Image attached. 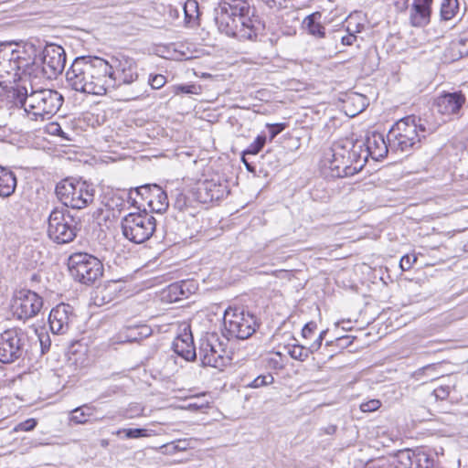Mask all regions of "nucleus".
Listing matches in <instances>:
<instances>
[{
    "instance_id": "11",
    "label": "nucleus",
    "mask_w": 468,
    "mask_h": 468,
    "mask_svg": "<svg viewBox=\"0 0 468 468\" xmlns=\"http://www.w3.org/2000/svg\"><path fill=\"white\" fill-rule=\"evenodd\" d=\"M199 358L203 366L221 369L227 366L230 357L226 344L219 340L217 334H207L200 340Z\"/></svg>"
},
{
    "instance_id": "61",
    "label": "nucleus",
    "mask_w": 468,
    "mask_h": 468,
    "mask_svg": "<svg viewBox=\"0 0 468 468\" xmlns=\"http://www.w3.org/2000/svg\"><path fill=\"white\" fill-rule=\"evenodd\" d=\"M246 39L250 41H256L258 39L257 31H249L246 36Z\"/></svg>"
},
{
    "instance_id": "59",
    "label": "nucleus",
    "mask_w": 468,
    "mask_h": 468,
    "mask_svg": "<svg viewBox=\"0 0 468 468\" xmlns=\"http://www.w3.org/2000/svg\"><path fill=\"white\" fill-rule=\"evenodd\" d=\"M395 6L399 10H404L408 6V0H397L395 2Z\"/></svg>"
},
{
    "instance_id": "40",
    "label": "nucleus",
    "mask_w": 468,
    "mask_h": 468,
    "mask_svg": "<svg viewBox=\"0 0 468 468\" xmlns=\"http://www.w3.org/2000/svg\"><path fill=\"white\" fill-rule=\"evenodd\" d=\"M129 332L130 335L128 341H137L150 335L152 330L147 325H142L137 329H129Z\"/></svg>"
},
{
    "instance_id": "23",
    "label": "nucleus",
    "mask_w": 468,
    "mask_h": 468,
    "mask_svg": "<svg viewBox=\"0 0 468 468\" xmlns=\"http://www.w3.org/2000/svg\"><path fill=\"white\" fill-rule=\"evenodd\" d=\"M340 143L347 149L346 157L349 161V165L352 166L351 171H353L354 174L360 172L368 159L367 151L365 150L364 141L353 142L346 140Z\"/></svg>"
},
{
    "instance_id": "62",
    "label": "nucleus",
    "mask_w": 468,
    "mask_h": 468,
    "mask_svg": "<svg viewBox=\"0 0 468 468\" xmlns=\"http://www.w3.org/2000/svg\"><path fill=\"white\" fill-rule=\"evenodd\" d=\"M349 100H353V101H362V107H361V110L360 112L364 109V106H365V103H364V101H365V97L361 96V95H358V94H356L354 95L353 97H350Z\"/></svg>"
},
{
    "instance_id": "3",
    "label": "nucleus",
    "mask_w": 468,
    "mask_h": 468,
    "mask_svg": "<svg viewBox=\"0 0 468 468\" xmlns=\"http://www.w3.org/2000/svg\"><path fill=\"white\" fill-rule=\"evenodd\" d=\"M420 118L407 116L396 122L389 129L387 138L392 154L409 153L420 145V141L431 133Z\"/></svg>"
},
{
    "instance_id": "42",
    "label": "nucleus",
    "mask_w": 468,
    "mask_h": 468,
    "mask_svg": "<svg viewBox=\"0 0 468 468\" xmlns=\"http://www.w3.org/2000/svg\"><path fill=\"white\" fill-rule=\"evenodd\" d=\"M47 131L51 135H57L64 140H70L69 135L62 130L61 126L58 122H51L48 125Z\"/></svg>"
},
{
    "instance_id": "31",
    "label": "nucleus",
    "mask_w": 468,
    "mask_h": 468,
    "mask_svg": "<svg viewBox=\"0 0 468 468\" xmlns=\"http://www.w3.org/2000/svg\"><path fill=\"white\" fill-rule=\"evenodd\" d=\"M459 12L458 0H443L441 5L440 16L442 20H452Z\"/></svg>"
},
{
    "instance_id": "10",
    "label": "nucleus",
    "mask_w": 468,
    "mask_h": 468,
    "mask_svg": "<svg viewBox=\"0 0 468 468\" xmlns=\"http://www.w3.org/2000/svg\"><path fill=\"white\" fill-rule=\"evenodd\" d=\"M78 222L67 209L55 208L48 217V235L58 244L72 241L77 234Z\"/></svg>"
},
{
    "instance_id": "21",
    "label": "nucleus",
    "mask_w": 468,
    "mask_h": 468,
    "mask_svg": "<svg viewBox=\"0 0 468 468\" xmlns=\"http://www.w3.org/2000/svg\"><path fill=\"white\" fill-rule=\"evenodd\" d=\"M16 62L17 66H19L20 73L17 78L19 81L17 85L28 84L30 81L36 83L35 80L37 79L45 77L44 69L36 58H24L21 56L20 51H18V59H16Z\"/></svg>"
},
{
    "instance_id": "45",
    "label": "nucleus",
    "mask_w": 468,
    "mask_h": 468,
    "mask_svg": "<svg viewBox=\"0 0 468 468\" xmlns=\"http://www.w3.org/2000/svg\"><path fill=\"white\" fill-rule=\"evenodd\" d=\"M417 257L415 255H404L399 261V266L402 271H409L414 262H416Z\"/></svg>"
},
{
    "instance_id": "43",
    "label": "nucleus",
    "mask_w": 468,
    "mask_h": 468,
    "mask_svg": "<svg viewBox=\"0 0 468 468\" xmlns=\"http://www.w3.org/2000/svg\"><path fill=\"white\" fill-rule=\"evenodd\" d=\"M381 402L378 399H371L360 405V410L363 412H373L379 409Z\"/></svg>"
},
{
    "instance_id": "64",
    "label": "nucleus",
    "mask_w": 468,
    "mask_h": 468,
    "mask_svg": "<svg viewBox=\"0 0 468 468\" xmlns=\"http://www.w3.org/2000/svg\"><path fill=\"white\" fill-rule=\"evenodd\" d=\"M314 36H316L318 37H324V31L319 30V31H310Z\"/></svg>"
},
{
    "instance_id": "4",
    "label": "nucleus",
    "mask_w": 468,
    "mask_h": 468,
    "mask_svg": "<svg viewBox=\"0 0 468 468\" xmlns=\"http://www.w3.org/2000/svg\"><path fill=\"white\" fill-rule=\"evenodd\" d=\"M95 190L91 184L81 178L68 177L58 183L56 195L67 207L82 209L94 199Z\"/></svg>"
},
{
    "instance_id": "60",
    "label": "nucleus",
    "mask_w": 468,
    "mask_h": 468,
    "mask_svg": "<svg viewBox=\"0 0 468 468\" xmlns=\"http://www.w3.org/2000/svg\"><path fill=\"white\" fill-rule=\"evenodd\" d=\"M349 338L350 337L348 335L342 336V337H338L336 339V341L339 343V345L347 346L352 343V341H350Z\"/></svg>"
},
{
    "instance_id": "44",
    "label": "nucleus",
    "mask_w": 468,
    "mask_h": 468,
    "mask_svg": "<svg viewBox=\"0 0 468 468\" xmlns=\"http://www.w3.org/2000/svg\"><path fill=\"white\" fill-rule=\"evenodd\" d=\"M284 123H268L267 128L269 129L270 140H273L280 133L285 129Z\"/></svg>"
},
{
    "instance_id": "26",
    "label": "nucleus",
    "mask_w": 468,
    "mask_h": 468,
    "mask_svg": "<svg viewBox=\"0 0 468 468\" xmlns=\"http://www.w3.org/2000/svg\"><path fill=\"white\" fill-rule=\"evenodd\" d=\"M196 290L197 286L193 281H181L179 282L170 284L164 291L163 295L168 302L173 303L188 298Z\"/></svg>"
},
{
    "instance_id": "48",
    "label": "nucleus",
    "mask_w": 468,
    "mask_h": 468,
    "mask_svg": "<svg viewBox=\"0 0 468 468\" xmlns=\"http://www.w3.org/2000/svg\"><path fill=\"white\" fill-rule=\"evenodd\" d=\"M188 206V199L186 197V196L183 193H178L176 197V199H175V202H174V207L180 210V211H183L185 208H186Z\"/></svg>"
},
{
    "instance_id": "32",
    "label": "nucleus",
    "mask_w": 468,
    "mask_h": 468,
    "mask_svg": "<svg viewBox=\"0 0 468 468\" xmlns=\"http://www.w3.org/2000/svg\"><path fill=\"white\" fill-rule=\"evenodd\" d=\"M144 407L140 403H130L125 409L120 410L123 419H135L144 415Z\"/></svg>"
},
{
    "instance_id": "63",
    "label": "nucleus",
    "mask_w": 468,
    "mask_h": 468,
    "mask_svg": "<svg viewBox=\"0 0 468 468\" xmlns=\"http://www.w3.org/2000/svg\"><path fill=\"white\" fill-rule=\"evenodd\" d=\"M336 431V426L335 425H329L324 429V432L326 434L332 435Z\"/></svg>"
},
{
    "instance_id": "24",
    "label": "nucleus",
    "mask_w": 468,
    "mask_h": 468,
    "mask_svg": "<svg viewBox=\"0 0 468 468\" xmlns=\"http://www.w3.org/2000/svg\"><path fill=\"white\" fill-rule=\"evenodd\" d=\"M364 144L368 158L371 157L375 161L383 159L388 152L391 153L388 138H385L380 133L372 132L368 133Z\"/></svg>"
},
{
    "instance_id": "2",
    "label": "nucleus",
    "mask_w": 468,
    "mask_h": 468,
    "mask_svg": "<svg viewBox=\"0 0 468 468\" xmlns=\"http://www.w3.org/2000/svg\"><path fill=\"white\" fill-rule=\"evenodd\" d=\"M14 99L16 104L24 109L27 117L35 122L50 119L64 101L63 96L58 90L38 87L32 81L16 85L14 89Z\"/></svg>"
},
{
    "instance_id": "51",
    "label": "nucleus",
    "mask_w": 468,
    "mask_h": 468,
    "mask_svg": "<svg viewBox=\"0 0 468 468\" xmlns=\"http://www.w3.org/2000/svg\"><path fill=\"white\" fill-rule=\"evenodd\" d=\"M450 394V387L449 386H440L433 390V395L437 399L443 400L448 398Z\"/></svg>"
},
{
    "instance_id": "27",
    "label": "nucleus",
    "mask_w": 468,
    "mask_h": 468,
    "mask_svg": "<svg viewBox=\"0 0 468 468\" xmlns=\"http://www.w3.org/2000/svg\"><path fill=\"white\" fill-rule=\"evenodd\" d=\"M17 180L15 173L8 167L0 165V197H9L16 188Z\"/></svg>"
},
{
    "instance_id": "56",
    "label": "nucleus",
    "mask_w": 468,
    "mask_h": 468,
    "mask_svg": "<svg viewBox=\"0 0 468 468\" xmlns=\"http://www.w3.org/2000/svg\"><path fill=\"white\" fill-rule=\"evenodd\" d=\"M270 8L280 9L282 6L284 0H261Z\"/></svg>"
},
{
    "instance_id": "49",
    "label": "nucleus",
    "mask_w": 468,
    "mask_h": 468,
    "mask_svg": "<svg viewBox=\"0 0 468 468\" xmlns=\"http://www.w3.org/2000/svg\"><path fill=\"white\" fill-rule=\"evenodd\" d=\"M37 426V420L35 419H27L20 422L16 427V431H29Z\"/></svg>"
},
{
    "instance_id": "37",
    "label": "nucleus",
    "mask_w": 468,
    "mask_h": 468,
    "mask_svg": "<svg viewBox=\"0 0 468 468\" xmlns=\"http://www.w3.org/2000/svg\"><path fill=\"white\" fill-rule=\"evenodd\" d=\"M435 369L433 365L425 366L412 374V378L418 381H421L422 383H426L429 380L434 379V376L431 373Z\"/></svg>"
},
{
    "instance_id": "41",
    "label": "nucleus",
    "mask_w": 468,
    "mask_h": 468,
    "mask_svg": "<svg viewBox=\"0 0 468 468\" xmlns=\"http://www.w3.org/2000/svg\"><path fill=\"white\" fill-rule=\"evenodd\" d=\"M274 378L271 374L261 375L257 377L251 383L250 387L254 388H258L263 386L270 385L273 382Z\"/></svg>"
},
{
    "instance_id": "19",
    "label": "nucleus",
    "mask_w": 468,
    "mask_h": 468,
    "mask_svg": "<svg viewBox=\"0 0 468 468\" xmlns=\"http://www.w3.org/2000/svg\"><path fill=\"white\" fill-rule=\"evenodd\" d=\"M74 319L73 308L69 304L60 303L49 313V328L55 335H64L69 330Z\"/></svg>"
},
{
    "instance_id": "36",
    "label": "nucleus",
    "mask_w": 468,
    "mask_h": 468,
    "mask_svg": "<svg viewBox=\"0 0 468 468\" xmlns=\"http://www.w3.org/2000/svg\"><path fill=\"white\" fill-rule=\"evenodd\" d=\"M170 93L174 95L184 94H197L200 87L195 84H179L169 87Z\"/></svg>"
},
{
    "instance_id": "46",
    "label": "nucleus",
    "mask_w": 468,
    "mask_h": 468,
    "mask_svg": "<svg viewBox=\"0 0 468 468\" xmlns=\"http://www.w3.org/2000/svg\"><path fill=\"white\" fill-rule=\"evenodd\" d=\"M148 81L153 89L158 90L165 84L166 78L164 75L157 74L151 76Z\"/></svg>"
},
{
    "instance_id": "5",
    "label": "nucleus",
    "mask_w": 468,
    "mask_h": 468,
    "mask_svg": "<svg viewBox=\"0 0 468 468\" xmlns=\"http://www.w3.org/2000/svg\"><path fill=\"white\" fill-rule=\"evenodd\" d=\"M123 237L131 242L141 244L148 240L155 231L156 219L145 209L126 215L121 222Z\"/></svg>"
},
{
    "instance_id": "8",
    "label": "nucleus",
    "mask_w": 468,
    "mask_h": 468,
    "mask_svg": "<svg viewBox=\"0 0 468 468\" xmlns=\"http://www.w3.org/2000/svg\"><path fill=\"white\" fill-rule=\"evenodd\" d=\"M69 271L75 281L91 284L103 273L100 260L86 252H76L69 258Z\"/></svg>"
},
{
    "instance_id": "33",
    "label": "nucleus",
    "mask_w": 468,
    "mask_h": 468,
    "mask_svg": "<svg viewBox=\"0 0 468 468\" xmlns=\"http://www.w3.org/2000/svg\"><path fill=\"white\" fill-rule=\"evenodd\" d=\"M236 22L239 23L244 29H258L261 26L259 16L254 12L239 16Z\"/></svg>"
},
{
    "instance_id": "55",
    "label": "nucleus",
    "mask_w": 468,
    "mask_h": 468,
    "mask_svg": "<svg viewBox=\"0 0 468 468\" xmlns=\"http://www.w3.org/2000/svg\"><path fill=\"white\" fill-rule=\"evenodd\" d=\"M347 32V35L342 37L341 41L345 46H351L355 41H356V36L352 34L350 31Z\"/></svg>"
},
{
    "instance_id": "53",
    "label": "nucleus",
    "mask_w": 468,
    "mask_h": 468,
    "mask_svg": "<svg viewBox=\"0 0 468 468\" xmlns=\"http://www.w3.org/2000/svg\"><path fill=\"white\" fill-rule=\"evenodd\" d=\"M249 31H226L227 35L230 37L237 38L239 41H245L246 36Z\"/></svg>"
},
{
    "instance_id": "50",
    "label": "nucleus",
    "mask_w": 468,
    "mask_h": 468,
    "mask_svg": "<svg viewBox=\"0 0 468 468\" xmlns=\"http://www.w3.org/2000/svg\"><path fill=\"white\" fill-rule=\"evenodd\" d=\"M317 329V324L314 321L305 324L302 329V335L303 338H310L314 331Z\"/></svg>"
},
{
    "instance_id": "1",
    "label": "nucleus",
    "mask_w": 468,
    "mask_h": 468,
    "mask_svg": "<svg viewBox=\"0 0 468 468\" xmlns=\"http://www.w3.org/2000/svg\"><path fill=\"white\" fill-rule=\"evenodd\" d=\"M107 66L97 56L77 57L66 71V81L72 90L91 95L107 92Z\"/></svg>"
},
{
    "instance_id": "15",
    "label": "nucleus",
    "mask_w": 468,
    "mask_h": 468,
    "mask_svg": "<svg viewBox=\"0 0 468 468\" xmlns=\"http://www.w3.org/2000/svg\"><path fill=\"white\" fill-rule=\"evenodd\" d=\"M39 61L44 69L45 78L56 79L62 73L66 65L65 50L59 45L47 44L42 51Z\"/></svg>"
},
{
    "instance_id": "29",
    "label": "nucleus",
    "mask_w": 468,
    "mask_h": 468,
    "mask_svg": "<svg viewBox=\"0 0 468 468\" xmlns=\"http://www.w3.org/2000/svg\"><path fill=\"white\" fill-rule=\"evenodd\" d=\"M185 26L190 28L199 27V7L196 0H186L184 5Z\"/></svg>"
},
{
    "instance_id": "12",
    "label": "nucleus",
    "mask_w": 468,
    "mask_h": 468,
    "mask_svg": "<svg viewBox=\"0 0 468 468\" xmlns=\"http://www.w3.org/2000/svg\"><path fill=\"white\" fill-rule=\"evenodd\" d=\"M137 197L142 200H145L149 208L156 213H164L169 206V201L166 193L161 186L154 185H144L131 190L128 193V200L132 206L139 204Z\"/></svg>"
},
{
    "instance_id": "25",
    "label": "nucleus",
    "mask_w": 468,
    "mask_h": 468,
    "mask_svg": "<svg viewBox=\"0 0 468 468\" xmlns=\"http://www.w3.org/2000/svg\"><path fill=\"white\" fill-rule=\"evenodd\" d=\"M172 347L176 354L186 361H191L196 358V347L191 330L188 326H185L182 332L174 339Z\"/></svg>"
},
{
    "instance_id": "16",
    "label": "nucleus",
    "mask_w": 468,
    "mask_h": 468,
    "mask_svg": "<svg viewBox=\"0 0 468 468\" xmlns=\"http://www.w3.org/2000/svg\"><path fill=\"white\" fill-rule=\"evenodd\" d=\"M465 101L462 91L443 92L434 100V107L438 113L451 120L460 117Z\"/></svg>"
},
{
    "instance_id": "18",
    "label": "nucleus",
    "mask_w": 468,
    "mask_h": 468,
    "mask_svg": "<svg viewBox=\"0 0 468 468\" xmlns=\"http://www.w3.org/2000/svg\"><path fill=\"white\" fill-rule=\"evenodd\" d=\"M398 461L400 464L408 468H435V455L423 449H405L399 451Z\"/></svg>"
},
{
    "instance_id": "57",
    "label": "nucleus",
    "mask_w": 468,
    "mask_h": 468,
    "mask_svg": "<svg viewBox=\"0 0 468 468\" xmlns=\"http://www.w3.org/2000/svg\"><path fill=\"white\" fill-rule=\"evenodd\" d=\"M208 405V402H202V403H197V402H191L188 404L187 406V409L191 410H202L206 407H207Z\"/></svg>"
},
{
    "instance_id": "9",
    "label": "nucleus",
    "mask_w": 468,
    "mask_h": 468,
    "mask_svg": "<svg viewBox=\"0 0 468 468\" xmlns=\"http://www.w3.org/2000/svg\"><path fill=\"white\" fill-rule=\"evenodd\" d=\"M28 337L18 327L8 328L0 333V362L12 364L23 358L27 353Z\"/></svg>"
},
{
    "instance_id": "47",
    "label": "nucleus",
    "mask_w": 468,
    "mask_h": 468,
    "mask_svg": "<svg viewBox=\"0 0 468 468\" xmlns=\"http://www.w3.org/2000/svg\"><path fill=\"white\" fill-rule=\"evenodd\" d=\"M176 448L177 447H176V441H170V442L161 445L157 449V451L163 454L174 455V454L179 452V451Z\"/></svg>"
},
{
    "instance_id": "34",
    "label": "nucleus",
    "mask_w": 468,
    "mask_h": 468,
    "mask_svg": "<svg viewBox=\"0 0 468 468\" xmlns=\"http://www.w3.org/2000/svg\"><path fill=\"white\" fill-rule=\"evenodd\" d=\"M230 8L232 15L235 16L233 18V22H236V19H238L239 16H243L251 13L250 5L246 0H235L233 4L230 5Z\"/></svg>"
},
{
    "instance_id": "52",
    "label": "nucleus",
    "mask_w": 468,
    "mask_h": 468,
    "mask_svg": "<svg viewBox=\"0 0 468 468\" xmlns=\"http://www.w3.org/2000/svg\"><path fill=\"white\" fill-rule=\"evenodd\" d=\"M38 339L40 342L41 351L44 354L47 351H48L50 348V346H51L50 337L48 334L45 333V334H40L38 335Z\"/></svg>"
},
{
    "instance_id": "39",
    "label": "nucleus",
    "mask_w": 468,
    "mask_h": 468,
    "mask_svg": "<svg viewBox=\"0 0 468 468\" xmlns=\"http://www.w3.org/2000/svg\"><path fill=\"white\" fill-rule=\"evenodd\" d=\"M266 143L265 135H258L254 142H252L248 148L245 150L244 154H257L261 152Z\"/></svg>"
},
{
    "instance_id": "35",
    "label": "nucleus",
    "mask_w": 468,
    "mask_h": 468,
    "mask_svg": "<svg viewBox=\"0 0 468 468\" xmlns=\"http://www.w3.org/2000/svg\"><path fill=\"white\" fill-rule=\"evenodd\" d=\"M287 352L292 358L299 361L306 360L311 354L307 347L298 344L288 346Z\"/></svg>"
},
{
    "instance_id": "38",
    "label": "nucleus",
    "mask_w": 468,
    "mask_h": 468,
    "mask_svg": "<svg viewBox=\"0 0 468 468\" xmlns=\"http://www.w3.org/2000/svg\"><path fill=\"white\" fill-rule=\"evenodd\" d=\"M322 14L320 12H314L307 16L303 21V27L304 29H320V20Z\"/></svg>"
},
{
    "instance_id": "22",
    "label": "nucleus",
    "mask_w": 468,
    "mask_h": 468,
    "mask_svg": "<svg viewBox=\"0 0 468 468\" xmlns=\"http://www.w3.org/2000/svg\"><path fill=\"white\" fill-rule=\"evenodd\" d=\"M433 0H412L410 9V24L414 27H425L429 25L432 13Z\"/></svg>"
},
{
    "instance_id": "58",
    "label": "nucleus",
    "mask_w": 468,
    "mask_h": 468,
    "mask_svg": "<svg viewBox=\"0 0 468 468\" xmlns=\"http://www.w3.org/2000/svg\"><path fill=\"white\" fill-rule=\"evenodd\" d=\"M323 340L317 337V339L308 347L310 353L313 354L318 351L322 346Z\"/></svg>"
},
{
    "instance_id": "14",
    "label": "nucleus",
    "mask_w": 468,
    "mask_h": 468,
    "mask_svg": "<svg viewBox=\"0 0 468 468\" xmlns=\"http://www.w3.org/2000/svg\"><path fill=\"white\" fill-rule=\"evenodd\" d=\"M43 307L42 298L30 290L22 289L16 292L12 308L20 320H27L36 316Z\"/></svg>"
},
{
    "instance_id": "7",
    "label": "nucleus",
    "mask_w": 468,
    "mask_h": 468,
    "mask_svg": "<svg viewBox=\"0 0 468 468\" xmlns=\"http://www.w3.org/2000/svg\"><path fill=\"white\" fill-rule=\"evenodd\" d=\"M256 331L253 314L240 307H229L223 316V335L228 339H247Z\"/></svg>"
},
{
    "instance_id": "6",
    "label": "nucleus",
    "mask_w": 468,
    "mask_h": 468,
    "mask_svg": "<svg viewBox=\"0 0 468 468\" xmlns=\"http://www.w3.org/2000/svg\"><path fill=\"white\" fill-rule=\"evenodd\" d=\"M107 69V91L122 85H129L137 80L138 67L134 58L119 54L105 59Z\"/></svg>"
},
{
    "instance_id": "30",
    "label": "nucleus",
    "mask_w": 468,
    "mask_h": 468,
    "mask_svg": "<svg viewBox=\"0 0 468 468\" xmlns=\"http://www.w3.org/2000/svg\"><path fill=\"white\" fill-rule=\"evenodd\" d=\"M95 408L90 405H82L71 410L70 421L75 424H85L90 421V418L93 417Z\"/></svg>"
},
{
    "instance_id": "17",
    "label": "nucleus",
    "mask_w": 468,
    "mask_h": 468,
    "mask_svg": "<svg viewBox=\"0 0 468 468\" xmlns=\"http://www.w3.org/2000/svg\"><path fill=\"white\" fill-rule=\"evenodd\" d=\"M18 50L0 49V87L6 89L17 81L19 66H17Z\"/></svg>"
},
{
    "instance_id": "28",
    "label": "nucleus",
    "mask_w": 468,
    "mask_h": 468,
    "mask_svg": "<svg viewBox=\"0 0 468 468\" xmlns=\"http://www.w3.org/2000/svg\"><path fill=\"white\" fill-rule=\"evenodd\" d=\"M116 435L122 439H140V438H147L152 436H156L160 434L158 431L152 427L146 428H122L118 430Z\"/></svg>"
},
{
    "instance_id": "20",
    "label": "nucleus",
    "mask_w": 468,
    "mask_h": 468,
    "mask_svg": "<svg viewBox=\"0 0 468 468\" xmlns=\"http://www.w3.org/2000/svg\"><path fill=\"white\" fill-rule=\"evenodd\" d=\"M228 194L226 184L213 179L205 180L197 184L196 197L200 203H210L223 198Z\"/></svg>"
},
{
    "instance_id": "13",
    "label": "nucleus",
    "mask_w": 468,
    "mask_h": 468,
    "mask_svg": "<svg viewBox=\"0 0 468 468\" xmlns=\"http://www.w3.org/2000/svg\"><path fill=\"white\" fill-rule=\"evenodd\" d=\"M346 153L347 149L339 142L334 144V145L324 153L321 163L323 168L328 170L327 176L331 177H346L355 175L354 172L351 171L352 166L349 165V161L346 157Z\"/></svg>"
},
{
    "instance_id": "54",
    "label": "nucleus",
    "mask_w": 468,
    "mask_h": 468,
    "mask_svg": "<svg viewBox=\"0 0 468 468\" xmlns=\"http://www.w3.org/2000/svg\"><path fill=\"white\" fill-rule=\"evenodd\" d=\"M176 447L179 452L186 451L190 447V441L187 439L176 440Z\"/></svg>"
}]
</instances>
